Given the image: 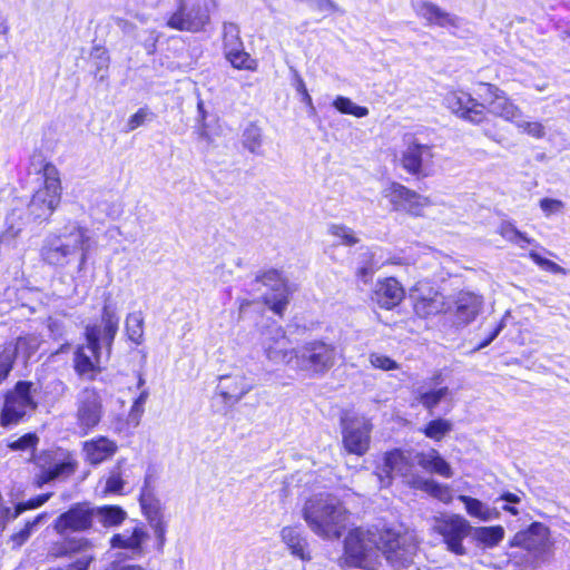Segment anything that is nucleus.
<instances>
[{
	"label": "nucleus",
	"mask_w": 570,
	"mask_h": 570,
	"mask_svg": "<svg viewBox=\"0 0 570 570\" xmlns=\"http://www.w3.org/2000/svg\"><path fill=\"white\" fill-rule=\"evenodd\" d=\"M481 87L484 94H480V97L488 102L491 114L514 125L519 118H522L521 109L505 96L504 91L491 83H481Z\"/></svg>",
	"instance_id": "a211bd4d"
},
{
	"label": "nucleus",
	"mask_w": 570,
	"mask_h": 570,
	"mask_svg": "<svg viewBox=\"0 0 570 570\" xmlns=\"http://www.w3.org/2000/svg\"><path fill=\"white\" fill-rule=\"evenodd\" d=\"M390 196L396 209L405 210L413 216L422 215L423 209L430 205L428 197L421 196L401 184L391 186Z\"/></svg>",
	"instance_id": "5701e85b"
},
{
	"label": "nucleus",
	"mask_w": 570,
	"mask_h": 570,
	"mask_svg": "<svg viewBox=\"0 0 570 570\" xmlns=\"http://www.w3.org/2000/svg\"><path fill=\"white\" fill-rule=\"evenodd\" d=\"M119 328V316L111 295L107 294L101 308L100 323L88 324L85 328L86 345L77 347L73 354L76 373L94 380L101 371L102 360L108 361Z\"/></svg>",
	"instance_id": "f257e3e1"
},
{
	"label": "nucleus",
	"mask_w": 570,
	"mask_h": 570,
	"mask_svg": "<svg viewBox=\"0 0 570 570\" xmlns=\"http://www.w3.org/2000/svg\"><path fill=\"white\" fill-rule=\"evenodd\" d=\"M120 463L118 462L117 466H115L110 472L106 480L105 492L121 494L124 490L125 482L121 478Z\"/></svg>",
	"instance_id": "de8ad7c7"
},
{
	"label": "nucleus",
	"mask_w": 570,
	"mask_h": 570,
	"mask_svg": "<svg viewBox=\"0 0 570 570\" xmlns=\"http://www.w3.org/2000/svg\"><path fill=\"white\" fill-rule=\"evenodd\" d=\"M46 518V514H39L33 520L28 521L24 527L11 535L14 547H21L31 535L33 529Z\"/></svg>",
	"instance_id": "09e8293b"
},
{
	"label": "nucleus",
	"mask_w": 570,
	"mask_h": 570,
	"mask_svg": "<svg viewBox=\"0 0 570 570\" xmlns=\"http://www.w3.org/2000/svg\"><path fill=\"white\" fill-rule=\"evenodd\" d=\"M445 297L436 291H430L428 295L420 296L414 304V311L421 317L436 315L445 312Z\"/></svg>",
	"instance_id": "7c9ffc66"
},
{
	"label": "nucleus",
	"mask_w": 570,
	"mask_h": 570,
	"mask_svg": "<svg viewBox=\"0 0 570 570\" xmlns=\"http://www.w3.org/2000/svg\"><path fill=\"white\" fill-rule=\"evenodd\" d=\"M224 53L226 59L236 69L255 70L256 62L244 49L239 36V28L233 22H225L223 27Z\"/></svg>",
	"instance_id": "2eb2a0df"
},
{
	"label": "nucleus",
	"mask_w": 570,
	"mask_h": 570,
	"mask_svg": "<svg viewBox=\"0 0 570 570\" xmlns=\"http://www.w3.org/2000/svg\"><path fill=\"white\" fill-rule=\"evenodd\" d=\"M515 126L523 132L537 139H540L546 135L544 127L540 122H530L519 118V120L515 122Z\"/></svg>",
	"instance_id": "603ef678"
},
{
	"label": "nucleus",
	"mask_w": 570,
	"mask_h": 570,
	"mask_svg": "<svg viewBox=\"0 0 570 570\" xmlns=\"http://www.w3.org/2000/svg\"><path fill=\"white\" fill-rule=\"evenodd\" d=\"M380 534L370 530L354 529L344 540V564L364 570H377L382 559Z\"/></svg>",
	"instance_id": "20e7f679"
},
{
	"label": "nucleus",
	"mask_w": 570,
	"mask_h": 570,
	"mask_svg": "<svg viewBox=\"0 0 570 570\" xmlns=\"http://www.w3.org/2000/svg\"><path fill=\"white\" fill-rule=\"evenodd\" d=\"M415 12L419 17L426 20L428 24H435L442 28L458 27L459 19L439 6L430 1H420L414 6Z\"/></svg>",
	"instance_id": "393cba45"
},
{
	"label": "nucleus",
	"mask_w": 570,
	"mask_h": 570,
	"mask_svg": "<svg viewBox=\"0 0 570 570\" xmlns=\"http://www.w3.org/2000/svg\"><path fill=\"white\" fill-rule=\"evenodd\" d=\"M333 106L342 114L353 115L358 118L366 117L368 115V109L366 107L357 106L350 98L343 96H337L333 101Z\"/></svg>",
	"instance_id": "a18cd8bd"
},
{
	"label": "nucleus",
	"mask_w": 570,
	"mask_h": 570,
	"mask_svg": "<svg viewBox=\"0 0 570 570\" xmlns=\"http://www.w3.org/2000/svg\"><path fill=\"white\" fill-rule=\"evenodd\" d=\"M548 529L539 523H532L527 530L519 531L511 540L512 547H521L528 551L540 550L547 540Z\"/></svg>",
	"instance_id": "cd10ccee"
},
{
	"label": "nucleus",
	"mask_w": 570,
	"mask_h": 570,
	"mask_svg": "<svg viewBox=\"0 0 570 570\" xmlns=\"http://www.w3.org/2000/svg\"><path fill=\"white\" fill-rule=\"evenodd\" d=\"M444 104L455 116L473 125H479L485 119V105L465 91L448 92Z\"/></svg>",
	"instance_id": "4468645a"
},
{
	"label": "nucleus",
	"mask_w": 570,
	"mask_h": 570,
	"mask_svg": "<svg viewBox=\"0 0 570 570\" xmlns=\"http://www.w3.org/2000/svg\"><path fill=\"white\" fill-rule=\"evenodd\" d=\"M452 423L445 419H435L430 421L422 430L424 435L434 441H441L452 431Z\"/></svg>",
	"instance_id": "37998d69"
},
{
	"label": "nucleus",
	"mask_w": 570,
	"mask_h": 570,
	"mask_svg": "<svg viewBox=\"0 0 570 570\" xmlns=\"http://www.w3.org/2000/svg\"><path fill=\"white\" fill-rule=\"evenodd\" d=\"M117 450V443L106 436L94 438L82 444L85 460L91 465H99L108 461Z\"/></svg>",
	"instance_id": "b1692460"
},
{
	"label": "nucleus",
	"mask_w": 570,
	"mask_h": 570,
	"mask_svg": "<svg viewBox=\"0 0 570 570\" xmlns=\"http://www.w3.org/2000/svg\"><path fill=\"white\" fill-rule=\"evenodd\" d=\"M262 346L266 357L276 364L295 362L296 348L289 347V340L278 324H271L263 330Z\"/></svg>",
	"instance_id": "9b49d317"
},
{
	"label": "nucleus",
	"mask_w": 570,
	"mask_h": 570,
	"mask_svg": "<svg viewBox=\"0 0 570 570\" xmlns=\"http://www.w3.org/2000/svg\"><path fill=\"white\" fill-rule=\"evenodd\" d=\"M77 425L83 435L92 431L101 421L104 406L100 394L92 387H85L77 396Z\"/></svg>",
	"instance_id": "9d476101"
},
{
	"label": "nucleus",
	"mask_w": 570,
	"mask_h": 570,
	"mask_svg": "<svg viewBox=\"0 0 570 570\" xmlns=\"http://www.w3.org/2000/svg\"><path fill=\"white\" fill-rule=\"evenodd\" d=\"M262 130L254 124L246 127L243 132V145L252 154L262 155Z\"/></svg>",
	"instance_id": "c03bdc74"
},
{
	"label": "nucleus",
	"mask_w": 570,
	"mask_h": 570,
	"mask_svg": "<svg viewBox=\"0 0 570 570\" xmlns=\"http://www.w3.org/2000/svg\"><path fill=\"white\" fill-rule=\"evenodd\" d=\"M49 554L55 558L69 557L66 540L52 544V547L49 550Z\"/></svg>",
	"instance_id": "0e129e2a"
},
{
	"label": "nucleus",
	"mask_w": 570,
	"mask_h": 570,
	"mask_svg": "<svg viewBox=\"0 0 570 570\" xmlns=\"http://www.w3.org/2000/svg\"><path fill=\"white\" fill-rule=\"evenodd\" d=\"M125 332L132 343L141 345L144 343V315L141 311L128 313L125 320Z\"/></svg>",
	"instance_id": "e433bc0d"
},
{
	"label": "nucleus",
	"mask_w": 570,
	"mask_h": 570,
	"mask_svg": "<svg viewBox=\"0 0 570 570\" xmlns=\"http://www.w3.org/2000/svg\"><path fill=\"white\" fill-rule=\"evenodd\" d=\"M376 263L374 261V253L366 248L360 254L358 267L356 269V277L364 284L371 282L375 271Z\"/></svg>",
	"instance_id": "ea45409f"
},
{
	"label": "nucleus",
	"mask_w": 570,
	"mask_h": 570,
	"mask_svg": "<svg viewBox=\"0 0 570 570\" xmlns=\"http://www.w3.org/2000/svg\"><path fill=\"white\" fill-rule=\"evenodd\" d=\"M148 396H149V392L147 390H144L139 394V396L135 400V402L130 409L129 419H130V421L135 422L136 424H138L140 416L144 413V405H145Z\"/></svg>",
	"instance_id": "6e6d98bb"
},
{
	"label": "nucleus",
	"mask_w": 570,
	"mask_h": 570,
	"mask_svg": "<svg viewBox=\"0 0 570 570\" xmlns=\"http://www.w3.org/2000/svg\"><path fill=\"white\" fill-rule=\"evenodd\" d=\"M417 393V401L419 403L429 410L430 412L433 411L438 404L450 394L449 387H440V389H430L425 390L424 386H420L416 390Z\"/></svg>",
	"instance_id": "4c0bfd02"
},
{
	"label": "nucleus",
	"mask_w": 570,
	"mask_h": 570,
	"mask_svg": "<svg viewBox=\"0 0 570 570\" xmlns=\"http://www.w3.org/2000/svg\"><path fill=\"white\" fill-rule=\"evenodd\" d=\"M328 233L338 238L342 245L353 246L358 243V238L355 236L354 230L342 224H332L328 226Z\"/></svg>",
	"instance_id": "49530a36"
},
{
	"label": "nucleus",
	"mask_w": 570,
	"mask_h": 570,
	"mask_svg": "<svg viewBox=\"0 0 570 570\" xmlns=\"http://www.w3.org/2000/svg\"><path fill=\"white\" fill-rule=\"evenodd\" d=\"M142 514L148 521L149 527L153 529L157 540V550L163 551L166 542L167 522L165 520L164 507L159 499H157L148 490H142L139 498Z\"/></svg>",
	"instance_id": "f3484780"
},
{
	"label": "nucleus",
	"mask_w": 570,
	"mask_h": 570,
	"mask_svg": "<svg viewBox=\"0 0 570 570\" xmlns=\"http://www.w3.org/2000/svg\"><path fill=\"white\" fill-rule=\"evenodd\" d=\"M51 497V493L40 494L36 498H32L26 502H20L16 505L14 511L12 513V519H17L21 513L27 510L37 509L46 503Z\"/></svg>",
	"instance_id": "8fccbe9b"
},
{
	"label": "nucleus",
	"mask_w": 570,
	"mask_h": 570,
	"mask_svg": "<svg viewBox=\"0 0 570 570\" xmlns=\"http://www.w3.org/2000/svg\"><path fill=\"white\" fill-rule=\"evenodd\" d=\"M26 344V340L19 337L14 343H8L0 350V382L6 380L12 370L19 348Z\"/></svg>",
	"instance_id": "c9c22d12"
},
{
	"label": "nucleus",
	"mask_w": 570,
	"mask_h": 570,
	"mask_svg": "<svg viewBox=\"0 0 570 570\" xmlns=\"http://www.w3.org/2000/svg\"><path fill=\"white\" fill-rule=\"evenodd\" d=\"M473 540L487 549H492L504 539V528L502 525L472 528Z\"/></svg>",
	"instance_id": "72a5a7b5"
},
{
	"label": "nucleus",
	"mask_w": 570,
	"mask_h": 570,
	"mask_svg": "<svg viewBox=\"0 0 570 570\" xmlns=\"http://www.w3.org/2000/svg\"><path fill=\"white\" fill-rule=\"evenodd\" d=\"M255 386L253 377L244 373L223 375L219 377L218 391L226 403L235 404Z\"/></svg>",
	"instance_id": "4be33fe9"
},
{
	"label": "nucleus",
	"mask_w": 570,
	"mask_h": 570,
	"mask_svg": "<svg viewBox=\"0 0 570 570\" xmlns=\"http://www.w3.org/2000/svg\"><path fill=\"white\" fill-rule=\"evenodd\" d=\"M343 444L348 453L363 455L370 448L372 424L365 417L343 419Z\"/></svg>",
	"instance_id": "dca6fc26"
},
{
	"label": "nucleus",
	"mask_w": 570,
	"mask_h": 570,
	"mask_svg": "<svg viewBox=\"0 0 570 570\" xmlns=\"http://www.w3.org/2000/svg\"><path fill=\"white\" fill-rule=\"evenodd\" d=\"M281 538L293 556L302 560L309 559L306 552L307 540L298 527H284L281 531Z\"/></svg>",
	"instance_id": "2f4dec72"
},
{
	"label": "nucleus",
	"mask_w": 570,
	"mask_h": 570,
	"mask_svg": "<svg viewBox=\"0 0 570 570\" xmlns=\"http://www.w3.org/2000/svg\"><path fill=\"white\" fill-rule=\"evenodd\" d=\"M384 464L387 473L394 472L403 476L410 475L413 463V452L394 450L385 454Z\"/></svg>",
	"instance_id": "473e14b6"
},
{
	"label": "nucleus",
	"mask_w": 570,
	"mask_h": 570,
	"mask_svg": "<svg viewBox=\"0 0 570 570\" xmlns=\"http://www.w3.org/2000/svg\"><path fill=\"white\" fill-rule=\"evenodd\" d=\"M90 60L95 67L92 71L94 76L99 79V81H104L108 75V68L110 58L108 51L101 47L92 48L90 52Z\"/></svg>",
	"instance_id": "a19ab883"
},
{
	"label": "nucleus",
	"mask_w": 570,
	"mask_h": 570,
	"mask_svg": "<svg viewBox=\"0 0 570 570\" xmlns=\"http://www.w3.org/2000/svg\"><path fill=\"white\" fill-rule=\"evenodd\" d=\"M370 362L372 366L384 371L396 370L399 367L394 360L377 353H372L370 355Z\"/></svg>",
	"instance_id": "bf43d9fd"
},
{
	"label": "nucleus",
	"mask_w": 570,
	"mask_h": 570,
	"mask_svg": "<svg viewBox=\"0 0 570 570\" xmlns=\"http://www.w3.org/2000/svg\"><path fill=\"white\" fill-rule=\"evenodd\" d=\"M150 115L151 114L149 112V110L147 108H140L136 114H134L128 119L126 131L127 132L132 131V130L137 129L138 127L142 126Z\"/></svg>",
	"instance_id": "680f3d73"
},
{
	"label": "nucleus",
	"mask_w": 570,
	"mask_h": 570,
	"mask_svg": "<svg viewBox=\"0 0 570 570\" xmlns=\"http://www.w3.org/2000/svg\"><path fill=\"white\" fill-rule=\"evenodd\" d=\"M380 540L382 557L394 570H420L414 561L416 546L409 537L385 531Z\"/></svg>",
	"instance_id": "0eeeda50"
},
{
	"label": "nucleus",
	"mask_w": 570,
	"mask_h": 570,
	"mask_svg": "<svg viewBox=\"0 0 570 570\" xmlns=\"http://www.w3.org/2000/svg\"><path fill=\"white\" fill-rule=\"evenodd\" d=\"M255 282L262 283L272 291L271 294L264 295V302L275 314L283 315L288 304V288L281 273L276 269H271L256 277Z\"/></svg>",
	"instance_id": "6ab92c4d"
},
{
	"label": "nucleus",
	"mask_w": 570,
	"mask_h": 570,
	"mask_svg": "<svg viewBox=\"0 0 570 570\" xmlns=\"http://www.w3.org/2000/svg\"><path fill=\"white\" fill-rule=\"evenodd\" d=\"M471 530L472 527L469 521L459 514L450 517L438 525V531L443 537L448 550L458 556L466 553L462 541L471 533Z\"/></svg>",
	"instance_id": "aec40b11"
},
{
	"label": "nucleus",
	"mask_w": 570,
	"mask_h": 570,
	"mask_svg": "<svg viewBox=\"0 0 570 570\" xmlns=\"http://www.w3.org/2000/svg\"><path fill=\"white\" fill-rule=\"evenodd\" d=\"M499 234L510 243L517 244L521 248H525L527 244L534 243L533 239L529 238L525 234L518 230L511 222H503L499 229Z\"/></svg>",
	"instance_id": "79ce46f5"
},
{
	"label": "nucleus",
	"mask_w": 570,
	"mask_h": 570,
	"mask_svg": "<svg viewBox=\"0 0 570 570\" xmlns=\"http://www.w3.org/2000/svg\"><path fill=\"white\" fill-rule=\"evenodd\" d=\"M209 22L206 7L200 4L187 6L178 0L177 10L168 18L167 26L175 30L198 32Z\"/></svg>",
	"instance_id": "ddd939ff"
},
{
	"label": "nucleus",
	"mask_w": 570,
	"mask_h": 570,
	"mask_svg": "<svg viewBox=\"0 0 570 570\" xmlns=\"http://www.w3.org/2000/svg\"><path fill=\"white\" fill-rule=\"evenodd\" d=\"M311 6L321 11H336L337 6L332 0H311Z\"/></svg>",
	"instance_id": "338daca9"
},
{
	"label": "nucleus",
	"mask_w": 570,
	"mask_h": 570,
	"mask_svg": "<svg viewBox=\"0 0 570 570\" xmlns=\"http://www.w3.org/2000/svg\"><path fill=\"white\" fill-rule=\"evenodd\" d=\"M302 512L309 529L321 538L338 539L346 529L347 511L332 494L312 497Z\"/></svg>",
	"instance_id": "7ed1b4c3"
},
{
	"label": "nucleus",
	"mask_w": 570,
	"mask_h": 570,
	"mask_svg": "<svg viewBox=\"0 0 570 570\" xmlns=\"http://www.w3.org/2000/svg\"><path fill=\"white\" fill-rule=\"evenodd\" d=\"M149 538L144 527H135L132 531L125 530L121 533L114 534L110 539L112 548L129 550L132 556H141L144 552L142 543Z\"/></svg>",
	"instance_id": "a878e982"
},
{
	"label": "nucleus",
	"mask_w": 570,
	"mask_h": 570,
	"mask_svg": "<svg viewBox=\"0 0 570 570\" xmlns=\"http://www.w3.org/2000/svg\"><path fill=\"white\" fill-rule=\"evenodd\" d=\"M110 22L121 31L124 37L137 43H141L146 49L147 53L151 55L155 52L156 43L158 41V33L155 30L149 31L148 37L144 41H140L139 28L130 19L122 18L119 16H111Z\"/></svg>",
	"instance_id": "bb28decb"
},
{
	"label": "nucleus",
	"mask_w": 570,
	"mask_h": 570,
	"mask_svg": "<svg viewBox=\"0 0 570 570\" xmlns=\"http://www.w3.org/2000/svg\"><path fill=\"white\" fill-rule=\"evenodd\" d=\"M431 479H424L420 475H411V479L407 481L409 484L417 490L426 491L428 485L430 483Z\"/></svg>",
	"instance_id": "69168bd1"
},
{
	"label": "nucleus",
	"mask_w": 570,
	"mask_h": 570,
	"mask_svg": "<svg viewBox=\"0 0 570 570\" xmlns=\"http://www.w3.org/2000/svg\"><path fill=\"white\" fill-rule=\"evenodd\" d=\"M96 517L104 527H117L127 518V512L118 505H105L96 509Z\"/></svg>",
	"instance_id": "58836bf2"
},
{
	"label": "nucleus",
	"mask_w": 570,
	"mask_h": 570,
	"mask_svg": "<svg viewBox=\"0 0 570 570\" xmlns=\"http://www.w3.org/2000/svg\"><path fill=\"white\" fill-rule=\"evenodd\" d=\"M89 229L77 220H68L59 229L48 234L42 242V261L57 268L77 262V271H85L91 249Z\"/></svg>",
	"instance_id": "f03ea898"
},
{
	"label": "nucleus",
	"mask_w": 570,
	"mask_h": 570,
	"mask_svg": "<svg viewBox=\"0 0 570 570\" xmlns=\"http://www.w3.org/2000/svg\"><path fill=\"white\" fill-rule=\"evenodd\" d=\"M39 438L35 433H27L21 438L8 443V448L12 451H26L35 449L38 444Z\"/></svg>",
	"instance_id": "3c124183"
},
{
	"label": "nucleus",
	"mask_w": 570,
	"mask_h": 570,
	"mask_svg": "<svg viewBox=\"0 0 570 570\" xmlns=\"http://www.w3.org/2000/svg\"><path fill=\"white\" fill-rule=\"evenodd\" d=\"M433 157L431 146L413 142L403 151L401 164L407 173L417 177H426L430 175Z\"/></svg>",
	"instance_id": "412c9836"
},
{
	"label": "nucleus",
	"mask_w": 570,
	"mask_h": 570,
	"mask_svg": "<svg viewBox=\"0 0 570 570\" xmlns=\"http://www.w3.org/2000/svg\"><path fill=\"white\" fill-rule=\"evenodd\" d=\"M95 517L96 508L89 502L76 503L55 520L53 529L58 534L87 531L92 527Z\"/></svg>",
	"instance_id": "f8f14e48"
},
{
	"label": "nucleus",
	"mask_w": 570,
	"mask_h": 570,
	"mask_svg": "<svg viewBox=\"0 0 570 570\" xmlns=\"http://www.w3.org/2000/svg\"><path fill=\"white\" fill-rule=\"evenodd\" d=\"M31 382L20 381L6 395L0 416V424L2 426L17 424L27 413L36 410L37 403L31 395Z\"/></svg>",
	"instance_id": "6e6552de"
},
{
	"label": "nucleus",
	"mask_w": 570,
	"mask_h": 570,
	"mask_svg": "<svg viewBox=\"0 0 570 570\" xmlns=\"http://www.w3.org/2000/svg\"><path fill=\"white\" fill-rule=\"evenodd\" d=\"M42 185L35 191L28 204L29 215L33 219H48L56 210L61 200V179L58 168L46 163L40 169Z\"/></svg>",
	"instance_id": "39448f33"
},
{
	"label": "nucleus",
	"mask_w": 570,
	"mask_h": 570,
	"mask_svg": "<svg viewBox=\"0 0 570 570\" xmlns=\"http://www.w3.org/2000/svg\"><path fill=\"white\" fill-rule=\"evenodd\" d=\"M36 464L40 468V473L37 475L39 487L53 480L68 478L78 468L76 458L69 452L43 453L36 459Z\"/></svg>",
	"instance_id": "1a4fd4ad"
},
{
	"label": "nucleus",
	"mask_w": 570,
	"mask_h": 570,
	"mask_svg": "<svg viewBox=\"0 0 570 570\" xmlns=\"http://www.w3.org/2000/svg\"><path fill=\"white\" fill-rule=\"evenodd\" d=\"M430 473L439 474L443 478H451L453 475L452 468L450 464L440 455V453L436 451V454L434 455L432 469Z\"/></svg>",
	"instance_id": "13d9d810"
},
{
	"label": "nucleus",
	"mask_w": 570,
	"mask_h": 570,
	"mask_svg": "<svg viewBox=\"0 0 570 570\" xmlns=\"http://www.w3.org/2000/svg\"><path fill=\"white\" fill-rule=\"evenodd\" d=\"M337 355L334 344L314 340L296 348L294 367L309 376H323L335 365Z\"/></svg>",
	"instance_id": "423d86ee"
},
{
	"label": "nucleus",
	"mask_w": 570,
	"mask_h": 570,
	"mask_svg": "<svg viewBox=\"0 0 570 570\" xmlns=\"http://www.w3.org/2000/svg\"><path fill=\"white\" fill-rule=\"evenodd\" d=\"M403 297V287L393 277L386 278L376 285L375 301L382 308L392 309L401 303Z\"/></svg>",
	"instance_id": "c85d7f7f"
},
{
	"label": "nucleus",
	"mask_w": 570,
	"mask_h": 570,
	"mask_svg": "<svg viewBox=\"0 0 570 570\" xmlns=\"http://www.w3.org/2000/svg\"><path fill=\"white\" fill-rule=\"evenodd\" d=\"M294 87H295L296 91L301 95L307 92L306 85H305L303 78L299 76V73L296 70H294Z\"/></svg>",
	"instance_id": "774afa93"
},
{
	"label": "nucleus",
	"mask_w": 570,
	"mask_h": 570,
	"mask_svg": "<svg viewBox=\"0 0 570 570\" xmlns=\"http://www.w3.org/2000/svg\"><path fill=\"white\" fill-rule=\"evenodd\" d=\"M530 257L535 264H538L540 267H542L546 271H549L553 274H566V269L563 267H561L560 265H558L557 263H554L548 258H543L535 252H531Z\"/></svg>",
	"instance_id": "4d7b16f0"
},
{
	"label": "nucleus",
	"mask_w": 570,
	"mask_h": 570,
	"mask_svg": "<svg viewBox=\"0 0 570 570\" xmlns=\"http://www.w3.org/2000/svg\"><path fill=\"white\" fill-rule=\"evenodd\" d=\"M425 492L444 502H449L451 500V492L449 487L438 483L432 479Z\"/></svg>",
	"instance_id": "5fc2aeb1"
},
{
	"label": "nucleus",
	"mask_w": 570,
	"mask_h": 570,
	"mask_svg": "<svg viewBox=\"0 0 570 570\" xmlns=\"http://www.w3.org/2000/svg\"><path fill=\"white\" fill-rule=\"evenodd\" d=\"M435 454V449H432L429 452H413V463H416L423 470L430 473Z\"/></svg>",
	"instance_id": "052dcab7"
},
{
	"label": "nucleus",
	"mask_w": 570,
	"mask_h": 570,
	"mask_svg": "<svg viewBox=\"0 0 570 570\" xmlns=\"http://www.w3.org/2000/svg\"><path fill=\"white\" fill-rule=\"evenodd\" d=\"M483 301L480 296L464 292L460 293L455 301V317L459 324L466 325L475 320L482 308Z\"/></svg>",
	"instance_id": "c756f323"
},
{
	"label": "nucleus",
	"mask_w": 570,
	"mask_h": 570,
	"mask_svg": "<svg viewBox=\"0 0 570 570\" xmlns=\"http://www.w3.org/2000/svg\"><path fill=\"white\" fill-rule=\"evenodd\" d=\"M541 209L547 214L560 212L563 208V203L559 199L543 198L540 200Z\"/></svg>",
	"instance_id": "e2e57ef3"
},
{
	"label": "nucleus",
	"mask_w": 570,
	"mask_h": 570,
	"mask_svg": "<svg viewBox=\"0 0 570 570\" xmlns=\"http://www.w3.org/2000/svg\"><path fill=\"white\" fill-rule=\"evenodd\" d=\"M459 500L464 504L469 515L478 518L481 521L488 522L500 518V512L484 504L479 499L469 495H459Z\"/></svg>",
	"instance_id": "f704fd0d"
},
{
	"label": "nucleus",
	"mask_w": 570,
	"mask_h": 570,
	"mask_svg": "<svg viewBox=\"0 0 570 570\" xmlns=\"http://www.w3.org/2000/svg\"><path fill=\"white\" fill-rule=\"evenodd\" d=\"M67 550L69 557L77 553H85L90 549L91 543L86 538H69L66 539Z\"/></svg>",
	"instance_id": "864d4df0"
}]
</instances>
